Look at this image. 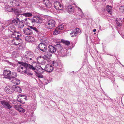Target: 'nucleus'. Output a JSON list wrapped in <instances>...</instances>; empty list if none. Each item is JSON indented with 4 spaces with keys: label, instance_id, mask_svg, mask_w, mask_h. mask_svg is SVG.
I'll return each mask as SVG.
<instances>
[{
    "label": "nucleus",
    "instance_id": "obj_22",
    "mask_svg": "<svg viewBox=\"0 0 124 124\" xmlns=\"http://www.w3.org/2000/svg\"><path fill=\"white\" fill-rule=\"evenodd\" d=\"M68 11L69 13L74 15L75 13L73 10L72 7L71 5H70L68 7Z\"/></svg>",
    "mask_w": 124,
    "mask_h": 124
},
{
    "label": "nucleus",
    "instance_id": "obj_19",
    "mask_svg": "<svg viewBox=\"0 0 124 124\" xmlns=\"http://www.w3.org/2000/svg\"><path fill=\"white\" fill-rule=\"evenodd\" d=\"M9 31L11 32L13 34L16 31V29L15 26L14 25H10L8 28Z\"/></svg>",
    "mask_w": 124,
    "mask_h": 124
},
{
    "label": "nucleus",
    "instance_id": "obj_33",
    "mask_svg": "<svg viewBox=\"0 0 124 124\" xmlns=\"http://www.w3.org/2000/svg\"><path fill=\"white\" fill-rule=\"evenodd\" d=\"M44 54H45L47 55L48 57H49L50 58L52 56V54L53 53L50 52L49 51H45V52H44Z\"/></svg>",
    "mask_w": 124,
    "mask_h": 124
},
{
    "label": "nucleus",
    "instance_id": "obj_56",
    "mask_svg": "<svg viewBox=\"0 0 124 124\" xmlns=\"http://www.w3.org/2000/svg\"><path fill=\"white\" fill-rule=\"evenodd\" d=\"M36 108V107H34V109H33V110H35V109Z\"/></svg>",
    "mask_w": 124,
    "mask_h": 124
},
{
    "label": "nucleus",
    "instance_id": "obj_34",
    "mask_svg": "<svg viewBox=\"0 0 124 124\" xmlns=\"http://www.w3.org/2000/svg\"><path fill=\"white\" fill-rule=\"evenodd\" d=\"M63 8V6L59 3L58 6L56 7V9L57 10H61Z\"/></svg>",
    "mask_w": 124,
    "mask_h": 124
},
{
    "label": "nucleus",
    "instance_id": "obj_58",
    "mask_svg": "<svg viewBox=\"0 0 124 124\" xmlns=\"http://www.w3.org/2000/svg\"><path fill=\"white\" fill-rule=\"evenodd\" d=\"M122 66H123L124 67V65H122Z\"/></svg>",
    "mask_w": 124,
    "mask_h": 124
},
{
    "label": "nucleus",
    "instance_id": "obj_26",
    "mask_svg": "<svg viewBox=\"0 0 124 124\" xmlns=\"http://www.w3.org/2000/svg\"><path fill=\"white\" fill-rule=\"evenodd\" d=\"M11 82L14 84L18 85L20 84V81L17 78H15Z\"/></svg>",
    "mask_w": 124,
    "mask_h": 124
},
{
    "label": "nucleus",
    "instance_id": "obj_24",
    "mask_svg": "<svg viewBox=\"0 0 124 124\" xmlns=\"http://www.w3.org/2000/svg\"><path fill=\"white\" fill-rule=\"evenodd\" d=\"M23 20L21 21L19 20L16 26L18 28H22L24 26V24L23 22Z\"/></svg>",
    "mask_w": 124,
    "mask_h": 124
},
{
    "label": "nucleus",
    "instance_id": "obj_44",
    "mask_svg": "<svg viewBox=\"0 0 124 124\" xmlns=\"http://www.w3.org/2000/svg\"><path fill=\"white\" fill-rule=\"evenodd\" d=\"M0 23L1 24L2 27L3 29L7 27V26L6 25H5L6 23L5 22H3V23Z\"/></svg>",
    "mask_w": 124,
    "mask_h": 124
},
{
    "label": "nucleus",
    "instance_id": "obj_10",
    "mask_svg": "<svg viewBox=\"0 0 124 124\" xmlns=\"http://www.w3.org/2000/svg\"><path fill=\"white\" fill-rule=\"evenodd\" d=\"M3 75L5 78L10 79L11 71L8 70H5L3 71Z\"/></svg>",
    "mask_w": 124,
    "mask_h": 124
},
{
    "label": "nucleus",
    "instance_id": "obj_29",
    "mask_svg": "<svg viewBox=\"0 0 124 124\" xmlns=\"http://www.w3.org/2000/svg\"><path fill=\"white\" fill-rule=\"evenodd\" d=\"M23 12L22 15L26 17H31L32 16V14L31 13H25Z\"/></svg>",
    "mask_w": 124,
    "mask_h": 124
},
{
    "label": "nucleus",
    "instance_id": "obj_59",
    "mask_svg": "<svg viewBox=\"0 0 124 124\" xmlns=\"http://www.w3.org/2000/svg\"><path fill=\"white\" fill-rule=\"evenodd\" d=\"M103 10H104H104H104V9H103Z\"/></svg>",
    "mask_w": 124,
    "mask_h": 124
},
{
    "label": "nucleus",
    "instance_id": "obj_2",
    "mask_svg": "<svg viewBox=\"0 0 124 124\" xmlns=\"http://www.w3.org/2000/svg\"><path fill=\"white\" fill-rule=\"evenodd\" d=\"M7 10L9 12H12L13 11L15 14L17 16L16 17L18 20L20 18H22V16L23 15V12H25V8H22L20 9L15 8L14 9L10 8H9Z\"/></svg>",
    "mask_w": 124,
    "mask_h": 124
},
{
    "label": "nucleus",
    "instance_id": "obj_27",
    "mask_svg": "<svg viewBox=\"0 0 124 124\" xmlns=\"http://www.w3.org/2000/svg\"><path fill=\"white\" fill-rule=\"evenodd\" d=\"M78 34V32L75 30L72 31L71 33H70V35L71 37H75Z\"/></svg>",
    "mask_w": 124,
    "mask_h": 124
},
{
    "label": "nucleus",
    "instance_id": "obj_5",
    "mask_svg": "<svg viewBox=\"0 0 124 124\" xmlns=\"http://www.w3.org/2000/svg\"><path fill=\"white\" fill-rule=\"evenodd\" d=\"M55 24V22L54 20H49L46 23L45 27L48 29H51L54 27Z\"/></svg>",
    "mask_w": 124,
    "mask_h": 124
},
{
    "label": "nucleus",
    "instance_id": "obj_28",
    "mask_svg": "<svg viewBox=\"0 0 124 124\" xmlns=\"http://www.w3.org/2000/svg\"><path fill=\"white\" fill-rule=\"evenodd\" d=\"M106 9L107 12L110 14H112L111 10L112 8L111 6H107Z\"/></svg>",
    "mask_w": 124,
    "mask_h": 124
},
{
    "label": "nucleus",
    "instance_id": "obj_20",
    "mask_svg": "<svg viewBox=\"0 0 124 124\" xmlns=\"http://www.w3.org/2000/svg\"><path fill=\"white\" fill-rule=\"evenodd\" d=\"M25 39L28 42H32L34 40V38L31 36H26L25 37Z\"/></svg>",
    "mask_w": 124,
    "mask_h": 124
},
{
    "label": "nucleus",
    "instance_id": "obj_41",
    "mask_svg": "<svg viewBox=\"0 0 124 124\" xmlns=\"http://www.w3.org/2000/svg\"><path fill=\"white\" fill-rule=\"evenodd\" d=\"M52 64L54 67H56V66H58L57 62L56 61H53L52 62Z\"/></svg>",
    "mask_w": 124,
    "mask_h": 124
},
{
    "label": "nucleus",
    "instance_id": "obj_42",
    "mask_svg": "<svg viewBox=\"0 0 124 124\" xmlns=\"http://www.w3.org/2000/svg\"><path fill=\"white\" fill-rule=\"evenodd\" d=\"M30 69H29L28 70H27V71L25 73H25L26 74H27L28 76H32V75L33 74L32 73L29 72V71L30 70Z\"/></svg>",
    "mask_w": 124,
    "mask_h": 124
},
{
    "label": "nucleus",
    "instance_id": "obj_14",
    "mask_svg": "<svg viewBox=\"0 0 124 124\" xmlns=\"http://www.w3.org/2000/svg\"><path fill=\"white\" fill-rule=\"evenodd\" d=\"M21 34L19 31H16L11 35V37L12 38H18L21 37Z\"/></svg>",
    "mask_w": 124,
    "mask_h": 124
},
{
    "label": "nucleus",
    "instance_id": "obj_23",
    "mask_svg": "<svg viewBox=\"0 0 124 124\" xmlns=\"http://www.w3.org/2000/svg\"><path fill=\"white\" fill-rule=\"evenodd\" d=\"M35 69L36 68H35ZM36 70L39 73H43L45 70V69H44L41 66H39L37 67Z\"/></svg>",
    "mask_w": 124,
    "mask_h": 124
},
{
    "label": "nucleus",
    "instance_id": "obj_6",
    "mask_svg": "<svg viewBox=\"0 0 124 124\" xmlns=\"http://www.w3.org/2000/svg\"><path fill=\"white\" fill-rule=\"evenodd\" d=\"M0 103L6 108L9 109L12 108V106L10 104L9 102L7 100H0Z\"/></svg>",
    "mask_w": 124,
    "mask_h": 124
},
{
    "label": "nucleus",
    "instance_id": "obj_11",
    "mask_svg": "<svg viewBox=\"0 0 124 124\" xmlns=\"http://www.w3.org/2000/svg\"><path fill=\"white\" fill-rule=\"evenodd\" d=\"M22 42V40L19 38H15L13 39L12 41L13 44L16 45H19L20 46L21 45Z\"/></svg>",
    "mask_w": 124,
    "mask_h": 124
},
{
    "label": "nucleus",
    "instance_id": "obj_38",
    "mask_svg": "<svg viewBox=\"0 0 124 124\" xmlns=\"http://www.w3.org/2000/svg\"><path fill=\"white\" fill-rule=\"evenodd\" d=\"M17 20L16 19H14L12 21V23H14V24L16 26H17V24L18 23V21H19V19L18 20L17 19Z\"/></svg>",
    "mask_w": 124,
    "mask_h": 124
},
{
    "label": "nucleus",
    "instance_id": "obj_47",
    "mask_svg": "<svg viewBox=\"0 0 124 124\" xmlns=\"http://www.w3.org/2000/svg\"><path fill=\"white\" fill-rule=\"evenodd\" d=\"M45 54L43 56V58L46 60H47L49 58H50L49 57H48L47 55H46L45 54Z\"/></svg>",
    "mask_w": 124,
    "mask_h": 124
},
{
    "label": "nucleus",
    "instance_id": "obj_53",
    "mask_svg": "<svg viewBox=\"0 0 124 124\" xmlns=\"http://www.w3.org/2000/svg\"><path fill=\"white\" fill-rule=\"evenodd\" d=\"M28 20H30V19L29 18H28V19H25L24 20L25 22H26V21H27Z\"/></svg>",
    "mask_w": 124,
    "mask_h": 124
},
{
    "label": "nucleus",
    "instance_id": "obj_9",
    "mask_svg": "<svg viewBox=\"0 0 124 124\" xmlns=\"http://www.w3.org/2000/svg\"><path fill=\"white\" fill-rule=\"evenodd\" d=\"M38 47L40 50L43 53L45 52L47 50V46L44 43H40L38 45Z\"/></svg>",
    "mask_w": 124,
    "mask_h": 124
},
{
    "label": "nucleus",
    "instance_id": "obj_54",
    "mask_svg": "<svg viewBox=\"0 0 124 124\" xmlns=\"http://www.w3.org/2000/svg\"><path fill=\"white\" fill-rule=\"evenodd\" d=\"M96 31V30L95 29H94L93 30V32H95Z\"/></svg>",
    "mask_w": 124,
    "mask_h": 124
},
{
    "label": "nucleus",
    "instance_id": "obj_48",
    "mask_svg": "<svg viewBox=\"0 0 124 124\" xmlns=\"http://www.w3.org/2000/svg\"><path fill=\"white\" fill-rule=\"evenodd\" d=\"M39 39L41 41H42V42H43L44 41H45L46 40V39L44 38H40V39Z\"/></svg>",
    "mask_w": 124,
    "mask_h": 124
},
{
    "label": "nucleus",
    "instance_id": "obj_25",
    "mask_svg": "<svg viewBox=\"0 0 124 124\" xmlns=\"http://www.w3.org/2000/svg\"><path fill=\"white\" fill-rule=\"evenodd\" d=\"M14 85V87H15L14 89V92L15 91L19 93L21 92L22 90L20 87L16 85Z\"/></svg>",
    "mask_w": 124,
    "mask_h": 124
},
{
    "label": "nucleus",
    "instance_id": "obj_13",
    "mask_svg": "<svg viewBox=\"0 0 124 124\" xmlns=\"http://www.w3.org/2000/svg\"><path fill=\"white\" fill-rule=\"evenodd\" d=\"M29 27L31 30L32 31V35H34V34H35L36 35H39L40 32L37 28L32 26H30Z\"/></svg>",
    "mask_w": 124,
    "mask_h": 124
},
{
    "label": "nucleus",
    "instance_id": "obj_4",
    "mask_svg": "<svg viewBox=\"0 0 124 124\" xmlns=\"http://www.w3.org/2000/svg\"><path fill=\"white\" fill-rule=\"evenodd\" d=\"M56 47L57 48V51L58 55L60 56H64L66 55V52L63 50L61 45L60 44H57Z\"/></svg>",
    "mask_w": 124,
    "mask_h": 124
},
{
    "label": "nucleus",
    "instance_id": "obj_46",
    "mask_svg": "<svg viewBox=\"0 0 124 124\" xmlns=\"http://www.w3.org/2000/svg\"><path fill=\"white\" fill-rule=\"evenodd\" d=\"M63 43L66 45L69 46L70 45V42L68 41H64Z\"/></svg>",
    "mask_w": 124,
    "mask_h": 124
},
{
    "label": "nucleus",
    "instance_id": "obj_32",
    "mask_svg": "<svg viewBox=\"0 0 124 124\" xmlns=\"http://www.w3.org/2000/svg\"><path fill=\"white\" fill-rule=\"evenodd\" d=\"M17 76V73L15 72H13L11 73V74L10 75V79L12 78H15Z\"/></svg>",
    "mask_w": 124,
    "mask_h": 124
},
{
    "label": "nucleus",
    "instance_id": "obj_3",
    "mask_svg": "<svg viewBox=\"0 0 124 124\" xmlns=\"http://www.w3.org/2000/svg\"><path fill=\"white\" fill-rule=\"evenodd\" d=\"M17 101H13L12 102L13 104H15L18 103V102H19L20 103L22 104H24L25 103V101L27 100V97L26 96L19 94L17 96Z\"/></svg>",
    "mask_w": 124,
    "mask_h": 124
},
{
    "label": "nucleus",
    "instance_id": "obj_12",
    "mask_svg": "<svg viewBox=\"0 0 124 124\" xmlns=\"http://www.w3.org/2000/svg\"><path fill=\"white\" fill-rule=\"evenodd\" d=\"M56 45H54V46H53L52 45H49L47 48L48 50V51L52 53H54L56 52L57 50L56 47Z\"/></svg>",
    "mask_w": 124,
    "mask_h": 124
},
{
    "label": "nucleus",
    "instance_id": "obj_52",
    "mask_svg": "<svg viewBox=\"0 0 124 124\" xmlns=\"http://www.w3.org/2000/svg\"><path fill=\"white\" fill-rule=\"evenodd\" d=\"M8 63L9 64H10L11 65H12L13 64V63H12L10 62H8Z\"/></svg>",
    "mask_w": 124,
    "mask_h": 124
},
{
    "label": "nucleus",
    "instance_id": "obj_36",
    "mask_svg": "<svg viewBox=\"0 0 124 124\" xmlns=\"http://www.w3.org/2000/svg\"><path fill=\"white\" fill-rule=\"evenodd\" d=\"M79 12H80V14L79 15V16H80L81 17H85L84 14L83 13L81 9L79 8H78Z\"/></svg>",
    "mask_w": 124,
    "mask_h": 124
},
{
    "label": "nucleus",
    "instance_id": "obj_35",
    "mask_svg": "<svg viewBox=\"0 0 124 124\" xmlns=\"http://www.w3.org/2000/svg\"><path fill=\"white\" fill-rule=\"evenodd\" d=\"M120 20L119 19L116 18V22L117 26H120L122 25V24L120 23Z\"/></svg>",
    "mask_w": 124,
    "mask_h": 124
},
{
    "label": "nucleus",
    "instance_id": "obj_30",
    "mask_svg": "<svg viewBox=\"0 0 124 124\" xmlns=\"http://www.w3.org/2000/svg\"><path fill=\"white\" fill-rule=\"evenodd\" d=\"M33 53L32 52L30 51H26L25 55L26 58H28Z\"/></svg>",
    "mask_w": 124,
    "mask_h": 124
},
{
    "label": "nucleus",
    "instance_id": "obj_1",
    "mask_svg": "<svg viewBox=\"0 0 124 124\" xmlns=\"http://www.w3.org/2000/svg\"><path fill=\"white\" fill-rule=\"evenodd\" d=\"M18 67L17 71L22 74L26 72L29 69H31L33 70H35V68L30 64L20 61H18Z\"/></svg>",
    "mask_w": 124,
    "mask_h": 124
},
{
    "label": "nucleus",
    "instance_id": "obj_17",
    "mask_svg": "<svg viewBox=\"0 0 124 124\" xmlns=\"http://www.w3.org/2000/svg\"><path fill=\"white\" fill-rule=\"evenodd\" d=\"M54 67L52 65L50 64L46 65L45 68V70L46 71L49 72L52 71L53 70Z\"/></svg>",
    "mask_w": 124,
    "mask_h": 124
},
{
    "label": "nucleus",
    "instance_id": "obj_55",
    "mask_svg": "<svg viewBox=\"0 0 124 124\" xmlns=\"http://www.w3.org/2000/svg\"><path fill=\"white\" fill-rule=\"evenodd\" d=\"M28 58L30 60H32V59H33V58H31V57H29V58Z\"/></svg>",
    "mask_w": 124,
    "mask_h": 124
},
{
    "label": "nucleus",
    "instance_id": "obj_51",
    "mask_svg": "<svg viewBox=\"0 0 124 124\" xmlns=\"http://www.w3.org/2000/svg\"><path fill=\"white\" fill-rule=\"evenodd\" d=\"M35 56V55L33 53L32 54H31V55H30V56H29L28 58H29V57H30L33 59H34Z\"/></svg>",
    "mask_w": 124,
    "mask_h": 124
},
{
    "label": "nucleus",
    "instance_id": "obj_50",
    "mask_svg": "<svg viewBox=\"0 0 124 124\" xmlns=\"http://www.w3.org/2000/svg\"><path fill=\"white\" fill-rule=\"evenodd\" d=\"M31 117V120L32 121L33 120H34V119L35 118V117H33V114H32Z\"/></svg>",
    "mask_w": 124,
    "mask_h": 124
},
{
    "label": "nucleus",
    "instance_id": "obj_49",
    "mask_svg": "<svg viewBox=\"0 0 124 124\" xmlns=\"http://www.w3.org/2000/svg\"><path fill=\"white\" fill-rule=\"evenodd\" d=\"M75 30L77 31L78 33L79 34H80V32H81V30L77 28L76 30Z\"/></svg>",
    "mask_w": 124,
    "mask_h": 124
},
{
    "label": "nucleus",
    "instance_id": "obj_21",
    "mask_svg": "<svg viewBox=\"0 0 124 124\" xmlns=\"http://www.w3.org/2000/svg\"><path fill=\"white\" fill-rule=\"evenodd\" d=\"M20 3L17 0H13L12 3V6L14 7H17L19 6Z\"/></svg>",
    "mask_w": 124,
    "mask_h": 124
},
{
    "label": "nucleus",
    "instance_id": "obj_15",
    "mask_svg": "<svg viewBox=\"0 0 124 124\" xmlns=\"http://www.w3.org/2000/svg\"><path fill=\"white\" fill-rule=\"evenodd\" d=\"M21 106V105L18 103L17 104H14V107L16 110L19 112H24L25 111V110L24 109L21 107L20 106Z\"/></svg>",
    "mask_w": 124,
    "mask_h": 124
},
{
    "label": "nucleus",
    "instance_id": "obj_43",
    "mask_svg": "<svg viewBox=\"0 0 124 124\" xmlns=\"http://www.w3.org/2000/svg\"><path fill=\"white\" fill-rule=\"evenodd\" d=\"M59 3H60L58 1H56L54 2V8L55 9Z\"/></svg>",
    "mask_w": 124,
    "mask_h": 124
},
{
    "label": "nucleus",
    "instance_id": "obj_45",
    "mask_svg": "<svg viewBox=\"0 0 124 124\" xmlns=\"http://www.w3.org/2000/svg\"><path fill=\"white\" fill-rule=\"evenodd\" d=\"M56 70H57V71L59 72H62L63 71V69L62 68H59V67H57V69Z\"/></svg>",
    "mask_w": 124,
    "mask_h": 124
},
{
    "label": "nucleus",
    "instance_id": "obj_37",
    "mask_svg": "<svg viewBox=\"0 0 124 124\" xmlns=\"http://www.w3.org/2000/svg\"><path fill=\"white\" fill-rule=\"evenodd\" d=\"M60 32L56 28L54 31H53V34L54 35H57L59 34Z\"/></svg>",
    "mask_w": 124,
    "mask_h": 124
},
{
    "label": "nucleus",
    "instance_id": "obj_7",
    "mask_svg": "<svg viewBox=\"0 0 124 124\" xmlns=\"http://www.w3.org/2000/svg\"><path fill=\"white\" fill-rule=\"evenodd\" d=\"M43 19L39 16H36L34 17L32 19L30 20L31 23H32L34 22L37 23H40L42 22Z\"/></svg>",
    "mask_w": 124,
    "mask_h": 124
},
{
    "label": "nucleus",
    "instance_id": "obj_16",
    "mask_svg": "<svg viewBox=\"0 0 124 124\" xmlns=\"http://www.w3.org/2000/svg\"><path fill=\"white\" fill-rule=\"evenodd\" d=\"M23 31L25 35H32V31L30 29V28H25L23 29Z\"/></svg>",
    "mask_w": 124,
    "mask_h": 124
},
{
    "label": "nucleus",
    "instance_id": "obj_31",
    "mask_svg": "<svg viewBox=\"0 0 124 124\" xmlns=\"http://www.w3.org/2000/svg\"><path fill=\"white\" fill-rule=\"evenodd\" d=\"M64 25L62 24L56 28L60 32H62L61 31L64 28Z\"/></svg>",
    "mask_w": 124,
    "mask_h": 124
},
{
    "label": "nucleus",
    "instance_id": "obj_57",
    "mask_svg": "<svg viewBox=\"0 0 124 124\" xmlns=\"http://www.w3.org/2000/svg\"><path fill=\"white\" fill-rule=\"evenodd\" d=\"M102 0L103 1H105L106 0Z\"/></svg>",
    "mask_w": 124,
    "mask_h": 124
},
{
    "label": "nucleus",
    "instance_id": "obj_8",
    "mask_svg": "<svg viewBox=\"0 0 124 124\" xmlns=\"http://www.w3.org/2000/svg\"><path fill=\"white\" fill-rule=\"evenodd\" d=\"M14 85L12 86H7L5 87V91L8 94L12 93L14 92Z\"/></svg>",
    "mask_w": 124,
    "mask_h": 124
},
{
    "label": "nucleus",
    "instance_id": "obj_18",
    "mask_svg": "<svg viewBox=\"0 0 124 124\" xmlns=\"http://www.w3.org/2000/svg\"><path fill=\"white\" fill-rule=\"evenodd\" d=\"M43 3L48 8H51L52 6V4L50 3L49 0H43Z\"/></svg>",
    "mask_w": 124,
    "mask_h": 124
},
{
    "label": "nucleus",
    "instance_id": "obj_39",
    "mask_svg": "<svg viewBox=\"0 0 124 124\" xmlns=\"http://www.w3.org/2000/svg\"><path fill=\"white\" fill-rule=\"evenodd\" d=\"M119 9L121 12L124 14V6H121L119 8Z\"/></svg>",
    "mask_w": 124,
    "mask_h": 124
},
{
    "label": "nucleus",
    "instance_id": "obj_40",
    "mask_svg": "<svg viewBox=\"0 0 124 124\" xmlns=\"http://www.w3.org/2000/svg\"><path fill=\"white\" fill-rule=\"evenodd\" d=\"M36 74V76L39 78H42L43 77V76L42 75L39 74L37 72L35 71Z\"/></svg>",
    "mask_w": 124,
    "mask_h": 124
}]
</instances>
